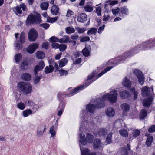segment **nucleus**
<instances>
[{"mask_svg":"<svg viewBox=\"0 0 155 155\" xmlns=\"http://www.w3.org/2000/svg\"><path fill=\"white\" fill-rule=\"evenodd\" d=\"M142 45V44L139 46H136L130 51L124 52L121 56L110 60L109 61V63L114 64V66L117 65L120 62H122L126 58L137 53L140 50H144L141 49L143 48Z\"/></svg>","mask_w":155,"mask_h":155,"instance_id":"f257e3e1","label":"nucleus"},{"mask_svg":"<svg viewBox=\"0 0 155 155\" xmlns=\"http://www.w3.org/2000/svg\"><path fill=\"white\" fill-rule=\"evenodd\" d=\"M94 104H89L87 105L86 108L87 111L93 113L95 111L96 108H99L104 107V102H101L100 99L97 98L94 100Z\"/></svg>","mask_w":155,"mask_h":155,"instance_id":"f03ea898","label":"nucleus"},{"mask_svg":"<svg viewBox=\"0 0 155 155\" xmlns=\"http://www.w3.org/2000/svg\"><path fill=\"white\" fill-rule=\"evenodd\" d=\"M117 91L115 90L104 95L101 100V102H104V101L107 100H108L112 103L115 102L117 101Z\"/></svg>","mask_w":155,"mask_h":155,"instance_id":"7ed1b4c3","label":"nucleus"},{"mask_svg":"<svg viewBox=\"0 0 155 155\" xmlns=\"http://www.w3.org/2000/svg\"><path fill=\"white\" fill-rule=\"evenodd\" d=\"M17 86L19 91L25 94H30L32 91V86L28 83L20 82L18 83Z\"/></svg>","mask_w":155,"mask_h":155,"instance_id":"20e7f679","label":"nucleus"},{"mask_svg":"<svg viewBox=\"0 0 155 155\" xmlns=\"http://www.w3.org/2000/svg\"><path fill=\"white\" fill-rule=\"evenodd\" d=\"M41 22V19L39 14L36 13L34 14L29 15L26 20V24L29 26L31 24H39Z\"/></svg>","mask_w":155,"mask_h":155,"instance_id":"39448f33","label":"nucleus"},{"mask_svg":"<svg viewBox=\"0 0 155 155\" xmlns=\"http://www.w3.org/2000/svg\"><path fill=\"white\" fill-rule=\"evenodd\" d=\"M79 142L83 145H85L87 142L89 143H91L94 138L93 136L90 134H87L86 135V138L84 134H80L79 135Z\"/></svg>","mask_w":155,"mask_h":155,"instance_id":"423d86ee","label":"nucleus"},{"mask_svg":"<svg viewBox=\"0 0 155 155\" xmlns=\"http://www.w3.org/2000/svg\"><path fill=\"white\" fill-rule=\"evenodd\" d=\"M95 74V73H94L93 72L91 74L88 76L87 79L84 84L77 88H74L73 91H72L70 95H73L78 92V91L79 90L82 89L84 88H85L86 87L88 86L92 82L91 81V80L93 78Z\"/></svg>","mask_w":155,"mask_h":155,"instance_id":"0eeeda50","label":"nucleus"},{"mask_svg":"<svg viewBox=\"0 0 155 155\" xmlns=\"http://www.w3.org/2000/svg\"><path fill=\"white\" fill-rule=\"evenodd\" d=\"M71 91V88H69L68 89V92H70V93L69 94H67V93L65 94H64L60 92L58 93V97L59 99L61 100V101L60 102V103L58 107L59 109H62V110H64L65 106V102L62 100H61V98L62 97H65V95L71 96L72 95H70V94L71 93L72 91Z\"/></svg>","mask_w":155,"mask_h":155,"instance_id":"6e6552de","label":"nucleus"},{"mask_svg":"<svg viewBox=\"0 0 155 155\" xmlns=\"http://www.w3.org/2000/svg\"><path fill=\"white\" fill-rule=\"evenodd\" d=\"M141 45L143 47V48H141V49L146 50L151 49L155 47V40H150L146 41L142 44Z\"/></svg>","mask_w":155,"mask_h":155,"instance_id":"1a4fd4ad","label":"nucleus"},{"mask_svg":"<svg viewBox=\"0 0 155 155\" xmlns=\"http://www.w3.org/2000/svg\"><path fill=\"white\" fill-rule=\"evenodd\" d=\"M133 71L137 76L139 83L141 85H143L144 82V79L142 72L136 69L134 70Z\"/></svg>","mask_w":155,"mask_h":155,"instance_id":"9d476101","label":"nucleus"},{"mask_svg":"<svg viewBox=\"0 0 155 155\" xmlns=\"http://www.w3.org/2000/svg\"><path fill=\"white\" fill-rule=\"evenodd\" d=\"M25 41V34L24 32H22L21 34L20 41H17L15 42L14 46L15 48L19 50L22 47V44Z\"/></svg>","mask_w":155,"mask_h":155,"instance_id":"9b49d317","label":"nucleus"},{"mask_svg":"<svg viewBox=\"0 0 155 155\" xmlns=\"http://www.w3.org/2000/svg\"><path fill=\"white\" fill-rule=\"evenodd\" d=\"M38 37V34L34 29L30 30L28 34V38L30 41L33 42L35 41Z\"/></svg>","mask_w":155,"mask_h":155,"instance_id":"f8f14e48","label":"nucleus"},{"mask_svg":"<svg viewBox=\"0 0 155 155\" xmlns=\"http://www.w3.org/2000/svg\"><path fill=\"white\" fill-rule=\"evenodd\" d=\"M38 47V45L36 43H33L29 45L27 48L26 51L30 54H32Z\"/></svg>","mask_w":155,"mask_h":155,"instance_id":"ddd939ff","label":"nucleus"},{"mask_svg":"<svg viewBox=\"0 0 155 155\" xmlns=\"http://www.w3.org/2000/svg\"><path fill=\"white\" fill-rule=\"evenodd\" d=\"M45 66L43 61H40L38 64L35 67L34 71L35 74H38V71L43 69Z\"/></svg>","mask_w":155,"mask_h":155,"instance_id":"4468645a","label":"nucleus"},{"mask_svg":"<svg viewBox=\"0 0 155 155\" xmlns=\"http://www.w3.org/2000/svg\"><path fill=\"white\" fill-rule=\"evenodd\" d=\"M80 147L81 155H96L94 152H90L88 149L83 148L80 144Z\"/></svg>","mask_w":155,"mask_h":155,"instance_id":"2eb2a0df","label":"nucleus"},{"mask_svg":"<svg viewBox=\"0 0 155 155\" xmlns=\"http://www.w3.org/2000/svg\"><path fill=\"white\" fill-rule=\"evenodd\" d=\"M141 91L142 95L144 96H150L151 94V92L150 88L147 86L143 87Z\"/></svg>","mask_w":155,"mask_h":155,"instance_id":"dca6fc26","label":"nucleus"},{"mask_svg":"<svg viewBox=\"0 0 155 155\" xmlns=\"http://www.w3.org/2000/svg\"><path fill=\"white\" fill-rule=\"evenodd\" d=\"M106 115L110 117H113L115 114V110L112 107H109L105 111Z\"/></svg>","mask_w":155,"mask_h":155,"instance_id":"f3484780","label":"nucleus"},{"mask_svg":"<svg viewBox=\"0 0 155 155\" xmlns=\"http://www.w3.org/2000/svg\"><path fill=\"white\" fill-rule=\"evenodd\" d=\"M102 143L100 139H96L94 140L93 144L94 148L96 149L101 148L102 147Z\"/></svg>","mask_w":155,"mask_h":155,"instance_id":"a211bd4d","label":"nucleus"},{"mask_svg":"<svg viewBox=\"0 0 155 155\" xmlns=\"http://www.w3.org/2000/svg\"><path fill=\"white\" fill-rule=\"evenodd\" d=\"M45 129L44 126L41 125L39 127L37 130V136L38 137H41L43 135Z\"/></svg>","mask_w":155,"mask_h":155,"instance_id":"6ab92c4d","label":"nucleus"},{"mask_svg":"<svg viewBox=\"0 0 155 155\" xmlns=\"http://www.w3.org/2000/svg\"><path fill=\"white\" fill-rule=\"evenodd\" d=\"M121 109L123 111V114L126 115L127 112L130 109L129 105L127 103L122 104L121 106Z\"/></svg>","mask_w":155,"mask_h":155,"instance_id":"aec40b11","label":"nucleus"},{"mask_svg":"<svg viewBox=\"0 0 155 155\" xmlns=\"http://www.w3.org/2000/svg\"><path fill=\"white\" fill-rule=\"evenodd\" d=\"M122 84L127 88H130L131 85V82L126 77H125L123 80Z\"/></svg>","mask_w":155,"mask_h":155,"instance_id":"412c9836","label":"nucleus"},{"mask_svg":"<svg viewBox=\"0 0 155 155\" xmlns=\"http://www.w3.org/2000/svg\"><path fill=\"white\" fill-rule=\"evenodd\" d=\"M87 16L85 14L82 13L80 14L78 16L77 20L78 21L84 23L87 21Z\"/></svg>","mask_w":155,"mask_h":155,"instance_id":"4be33fe9","label":"nucleus"},{"mask_svg":"<svg viewBox=\"0 0 155 155\" xmlns=\"http://www.w3.org/2000/svg\"><path fill=\"white\" fill-rule=\"evenodd\" d=\"M21 78L24 80L29 81L31 79L32 76L30 74L28 73H25L21 75Z\"/></svg>","mask_w":155,"mask_h":155,"instance_id":"5701e85b","label":"nucleus"},{"mask_svg":"<svg viewBox=\"0 0 155 155\" xmlns=\"http://www.w3.org/2000/svg\"><path fill=\"white\" fill-rule=\"evenodd\" d=\"M58 7L56 5H54L51 8V14L54 15H56L59 11Z\"/></svg>","mask_w":155,"mask_h":155,"instance_id":"b1692460","label":"nucleus"},{"mask_svg":"<svg viewBox=\"0 0 155 155\" xmlns=\"http://www.w3.org/2000/svg\"><path fill=\"white\" fill-rule=\"evenodd\" d=\"M152 98L151 97H149L147 99H145L143 102V104L145 106H148L150 105L152 101Z\"/></svg>","mask_w":155,"mask_h":155,"instance_id":"393cba45","label":"nucleus"},{"mask_svg":"<svg viewBox=\"0 0 155 155\" xmlns=\"http://www.w3.org/2000/svg\"><path fill=\"white\" fill-rule=\"evenodd\" d=\"M120 97L123 98H128L130 96L129 92L127 91H124L121 92L120 93Z\"/></svg>","mask_w":155,"mask_h":155,"instance_id":"a878e982","label":"nucleus"},{"mask_svg":"<svg viewBox=\"0 0 155 155\" xmlns=\"http://www.w3.org/2000/svg\"><path fill=\"white\" fill-rule=\"evenodd\" d=\"M54 69V67L51 64L48 66H46L45 69L44 71L46 74H48L52 72Z\"/></svg>","mask_w":155,"mask_h":155,"instance_id":"bb28decb","label":"nucleus"},{"mask_svg":"<svg viewBox=\"0 0 155 155\" xmlns=\"http://www.w3.org/2000/svg\"><path fill=\"white\" fill-rule=\"evenodd\" d=\"M146 135L147 136V139L146 141V144L147 146H150L153 140V137L152 136L150 135H147L146 134Z\"/></svg>","mask_w":155,"mask_h":155,"instance_id":"cd10ccee","label":"nucleus"},{"mask_svg":"<svg viewBox=\"0 0 155 155\" xmlns=\"http://www.w3.org/2000/svg\"><path fill=\"white\" fill-rule=\"evenodd\" d=\"M90 49L89 47H86L82 50V53L84 56L87 57L90 54Z\"/></svg>","mask_w":155,"mask_h":155,"instance_id":"c85d7f7f","label":"nucleus"},{"mask_svg":"<svg viewBox=\"0 0 155 155\" xmlns=\"http://www.w3.org/2000/svg\"><path fill=\"white\" fill-rule=\"evenodd\" d=\"M32 113L33 111L31 109L25 110L22 112L23 116L24 117H27L29 115L31 114Z\"/></svg>","mask_w":155,"mask_h":155,"instance_id":"c756f323","label":"nucleus"},{"mask_svg":"<svg viewBox=\"0 0 155 155\" xmlns=\"http://www.w3.org/2000/svg\"><path fill=\"white\" fill-rule=\"evenodd\" d=\"M121 13L124 15H127L129 14V10L127 7L124 6L121 7L120 10Z\"/></svg>","mask_w":155,"mask_h":155,"instance_id":"7c9ffc66","label":"nucleus"},{"mask_svg":"<svg viewBox=\"0 0 155 155\" xmlns=\"http://www.w3.org/2000/svg\"><path fill=\"white\" fill-rule=\"evenodd\" d=\"M49 3L47 2H44L40 5V7L41 10H46L47 9L49 6Z\"/></svg>","mask_w":155,"mask_h":155,"instance_id":"2f4dec72","label":"nucleus"},{"mask_svg":"<svg viewBox=\"0 0 155 155\" xmlns=\"http://www.w3.org/2000/svg\"><path fill=\"white\" fill-rule=\"evenodd\" d=\"M90 122V121L89 120L88 122L86 120H84L83 124V123H81L80 124V126L79 128V130L80 131H82L83 129H85L87 127V125H88Z\"/></svg>","mask_w":155,"mask_h":155,"instance_id":"473e14b6","label":"nucleus"},{"mask_svg":"<svg viewBox=\"0 0 155 155\" xmlns=\"http://www.w3.org/2000/svg\"><path fill=\"white\" fill-rule=\"evenodd\" d=\"M113 67L112 66H109L107 67L106 69H104V71H102L98 75L97 78H96V79H98V78H100L101 76L103 75L104 74H105L107 71L110 70L111 69H112L113 68Z\"/></svg>","mask_w":155,"mask_h":155,"instance_id":"72a5a7b5","label":"nucleus"},{"mask_svg":"<svg viewBox=\"0 0 155 155\" xmlns=\"http://www.w3.org/2000/svg\"><path fill=\"white\" fill-rule=\"evenodd\" d=\"M36 55L38 59H41L44 58L45 54L44 53L41 51H38L36 53Z\"/></svg>","mask_w":155,"mask_h":155,"instance_id":"f704fd0d","label":"nucleus"},{"mask_svg":"<svg viewBox=\"0 0 155 155\" xmlns=\"http://www.w3.org/2000/svg\"><path fill=\"white\" fill-rule=\"evenodd\" d=\"M119 132L120 135L123 137H126L128 135V132L124 129H120Z\"/></svg>","mask_w":155,"mask_h":155,"instance_id":"c9c22d12","label":"nucleus"},{"mask_svg":"<svg viewBox=\"0 0 155 155\" xmlns=\"http://www.w3.org/2000/svg\"><path fill=\"white\" fill-rule=\"evenodd\" d=\"M68 60L67 58H64L61 59L59 64V66L60 67H62L64 66L68 63Z\"/></svg>","mask_w":155,"mask_h":155,"instance_id":"e433bc0d","label":"nucleus"},{"mask_svg":"<svg viewBox=\"0 0 155 155\" xmlns=\"http://www.w3.org/2000/svg\"><path fill=\"white\" fill-rule=\"evenodd\" d=\"M69 38L68 36H64L61 38L59 39V42L67 43L69 41Z\"/></svg>","mask_w":155,"mask_h":155,"instance_id":"4c0bfd02","label":"nucleus"},{"mask_svg":"<svg viewBox=\"0 0 155 155\" xmlns=\"http://www.w3.org/2000/svg\"><path fill=\"white\" fill-rule=\"evenodd\" d=\"M147 115V111L145 109L142 110L140 114V118L144 119L146 117Z\"/></svg>","mask_w":155,"mask_h":155,"instance_id":"58836bf2","label":"nucleus"},{"mask_svg":"<svg viewBox=\"0 0 155 155\" xmlns=\"http://www.w3.org/2000/svg\"><path fill=\"white\" fill-rule=\"evenodd\" d=\"M112 132H110L107 136L106 141L108 144H110L112 142Z\"/></svg>","mask_w":155,"mask_h":155,"instance_id":"ea45409f","label":"nucleus"},{"mask_svg":"<svg viewBox=\"0 0 155 155\" xmlns=\"http://www.w3.org/2000/svg\"><path fill=\"white\" fill-rule=\"evenodd\" d=\"M35 77L34 79V83L35 84H38L40 81V79L42 77V75L38 76L37 74H35Z\"/></svg>","mask_w":155,"mask_h":155,"instance_id":"a19ab883","label":"nucleus"},{"mask_svg":"<svg viewBox=\"0 0 155 155\" xmlns=\"http://www.w3.org/2000/svg\"><path fill=\"white\" fill-rule=\"evenodd\" d=\"M108 131V130L105 129H101L99 130L98 134L100 136H104L106 134Z\"/></svg>","mask_w":155,"mask_h":155,"instance_id":"79ce46f5","label":"nucleus"},{"mask_svg":"<svg viewBox=\"0 0 155 155\" xmlns=\"http://www.w3.org/2000/svg\"><path fill=\"white\" fill-rule=\"evenodd\" d=\"M14 12L16 14H21L22 13V11L20 6H17L13 9Z\"/></svg>","mask_w":155,"mask_h":155,"instance_id":"37998d69","label":"nucleus"},{"mask_svg":"<svg viewBox=\"0 0 155 155\" xmlns=\"http://www.w3.org/2000/svg\"><path fill=\"white\" fill-rule=\"evenodd\" d=\"M140 134V130H132V135L133 138H135L139 135Z\"/></svg>","mask_w":155,"mask_h":155,"instance_id":"c03bdc74","label":"nucleus"},{"mask_svg":"<svg viewBox=\"0 0 155 155\" xmlns=\"http://www.w3.org/2000/svg\"><path fill=\"white\" fill-rule=\"evenodd\" d=\"M22 58V56L21 54L18 53L15 56V59L16 63H19Z\"/></svg>","mask_w":155,"mask_h":155,"instance_id":"a18cd8bd","label":"nucleus"},{"mask_svg":"<svg viewBox=\"0 0 155 155\" xmlns=\"http://www.w3.org/2000/svg\"><path fill=\"white\" fill-rule=\"evenodd\" d=\"M130 91L134 95V99L135 100H136L138 96V93L137 91H135V88H131Z\"/></svg>","mask_w":155,"mask_h":155,"instance_id":"49530a36","label":"nucleus"},{"mask_svg":"<svg viewBox=\"0 0 155 155\" xmlns=\"http://www.w3.org/2000/svg\"><path fill=\"white\" fill-rule=\"evenodd\" d=\"M54 126H52L50 128L49 132L51 134V137H54L56 133L54 130Z\"/></svg>","mask_w":155,"mask_h":155,"instance_id":"de8ad7c7","label":"nucleus"},{"mask_svg":"<svg viewBox=\"0 0 155 155\" xmlns=\"http://www.w3.org/2000/svg\"><path fill=\"white\" fill-rule=\"evenodd\" d=\"M28 68V64L26 61L23 62L21 65V68L22 70H26Z\"/></svg>","mask_w":155,"mask_h":155,"instance_id":"09e8293b","label":"nucleus"},{"mask_svg":"<svg viewBox=\"0 0 155 155\" xmlns=\"http://www.w3.org/2000/svg\"><path fill=\"white\" fill-rule=\"evenodd\" d=\"M65 31L68 34H70L75 32V29L74 28L71 27L66 28L65 29Z\"/></svg>","mask_w":155,"mask_h":155,"instance_id":"8fccbe9b","label":"nucleus"},{"mask_svg":"<svg viewBox=\"0 0 155 155\" xmlns=\"http://www.w3.org/2000/svg\"><path fill=\"white\" fill-rule=\"evenodd\" d=\"M17 107L21 110H23L25 108V105L24 103L20 102L17 104Z\"/></svg>","mask_w":155,"mask_h":155,"instance_id":"3c124183","label":"nucleus"},{"mask_svg":"<svg viewBox=\"0 0 155 155\" xmlns=\"http://www.w3.org/2000/svg\"><path fill=\"white\" fill-rule=\"evenodd\" d=\"M84 10L87 12H90L93 10V7L88 5H87L84 7Z\"/></svg>","mask_w":155,"mask_h":155,"instance_id":"603ef678","label":"nucleus"},{"mask_svg":"<svg viewBox=\"0 0 155 155\" xmlns=\"http://www.w3.org/2000/svg\"><path fill=\"white\" fill-rule=\"evenodd\" d=\"M120 11V9L119 7H117L112 10V12L113 15H117Z\"/></svg>","mask_w":155,"mask_h":155,"instance_id":"864d4df0","label":"nucleus"},{"mask_svg":"<svg viewBox=\"0 0 155 155\" xmlns=\"http://www.w3.org/2000/svg\"><path fill=\"white\" fill-rule=\"evenodd\" d=\"M97 31V29L95 28H91L87 31V34L88 35L95 34Z\"/></svg>","mask_w":155,"mask_h":155,"instance_id":"5fc2aeb1","label":"nucleus"},{"mask_svg":"<svg viewBox=\"0 0 155 155\" xmlns=\"http://www.w3.org/2000/svg\"><path fill=\"white\" fill-rule=\"evenodd\" d=\"M57 19V17L48 18L47 19V21L49 23H53L55 22Z\"/></svg>","mask_w":155,"mask_h":155,"instance_id":"6e6d98bb","label":"nucleus"},{"mask_svg":"<svg viewBox=\"0 0 155 155\" xmlns=\"http://www.w3.org/2000/svg\"><path fill=\"white\" fill-rule=\"evenodd\" d=\"M95 12L97 14L98 16H101V9L100 6H98L96 8Z\"/></svg>","mask_w":155,"mask_h":155,"instance_id":"4d7b16f0","label":"nucleus"},{"mask_svg":"<svg viewBox=\"0 0 155 155\" xmlns=\"http://www.w3.org/2000/svg\"><path fill=\"white\" fill-rule=\"evenodd\" d=\"M67 46L65 44L59 45V49L61 51H64L66 48Z\"/></svg>","mask_w":155,"mask_h":155,"instance_id":"13d9d810","label":"nucleus"},{"mask_svg":"<svg viewBox=\"0 0 155 155\" xmlns=\"http://www.w3.org/2000/svg\"><path fill=\"white\" fill-rule=\"evenodd\" d=\"M49 41L50 42H59V39L58 38L54 36H52L49 38Z\"/></svg>","mask_w":155,"mask_h":155,"instance_id":"bf43d9fd","label":"nucleus"},{"mask_svg":"<svg viewBox=\"0 0 155 155\" xmlns=\"http://www.w3.org/2000/svg\"><path fill=\"white\" fill-rule=\"evenodd\" d=\"M59 71L60 72V75L61 76L66 75L68 74V72L67 71L61 69V70H59Z\"/></svg>","mask_w":155,"mask_h":155,"instance_id":"052dcab7","label":"nucleus"},{"mask_svg":"<svg viewBox=\"0 0 155 155\" xmlns=\"http://www.w3.org/2000/svg\"><path fill=\"white\" fill-rule=\"evenodd\" d=\"M90 40V38L89 37L86 36L82 37L80 39V41L81 42H84L85 41H89Z\"/></svg>","mask_w":155,"mask_h":155,"instance_id":"680f3d73","label":"nucleus"},{"mask_svg":"<svg viewBox=\"0 0 155 155\" xmlns=\"http://www.w3.org/2000/svg\"><path fill=\"white\" fill-rule=\"evenodd\" d=\"M74 14L73 11L70 9H68L67 11L66 16L67 17H70Z\"/></svg>","mask_w":155,"mask_h":155,"instance_id":"e2e57ef3","label":"nucleus"},{"mask_svg":"<svg viewBox=\"0 0 155 155\" xmlns=\"http://www.w3.org/2000/svg\"><path fill=\"white\" fill-rule=\"evenodd\" d=\"M76 30L78 31V33H83L85 30L84 28H81L79 27L76 28Z\"/></svg>","mask_w":155,"mask_h":155,"instance_id":"0e129e2a","label":"nucleus"},{"mask_svg":"<svg viewBox=\"0 0 155 155\" xmlns=\"http://www.w3.org/2000/svg\"><path fill=\"white\" fill-rule=\"evenodd\" d=\"M51 45L53 48L57 49L59 48V44L58 43H54L52 44Z\"/></svg>","mask_w":155,"mask_h":155,"instance_id":"69168bd1","label":"nucleus"},{"mask_svg":"<svg viewBox=\"0 0 155 155\" xmlns=\"http://www.w3.org/2000/svg\"><path fill=\"white\" fill-rule=\"evenodd\" d=\"M148 131L150 133H152L155 131V125L151 126L149 128Z\"/></svg>","mask_w":155,"mask_h":155,"instance_id":"338daca9","label":"nucleus"},{"mask_svg":"<svg viewBox=\"0 0 155 155\" xmlns=\"http://www.w3.org/2000/svg\"><path fill=\"white\" fill-rule=\"evenodd\" d=\"M26 105L29 107H31L34 104V103L31 101H29L26 103Z\"/></svg>","mask_w":155,"mask_h":155,"instance_id":"774afa93","label":"nucleus"}]
</instances>
